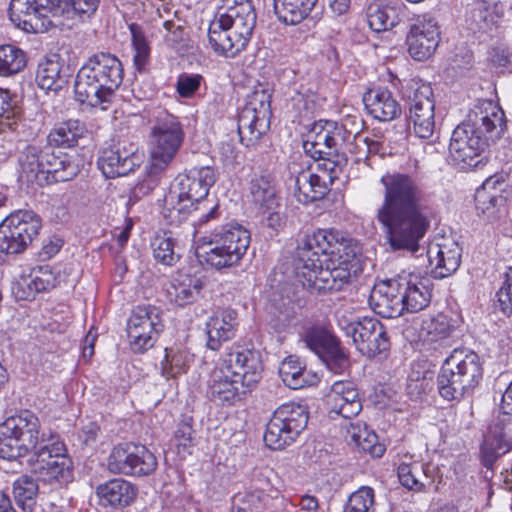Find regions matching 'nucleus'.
<instances>
[{
	"instance_id": "nucleus-1",
	"label": "nucleus",
	"mask_w": 512,
	"mask_h": 512,
	"mask_svg": "<svg viewBox=\"0 0 512 512\" xmlns=\"http://www.w3.org/2000/svg\"><path fill=\"white\" fill-rule=\"evenodd\" d=\"M380 183L383 198L375 211V220L383 238L392 251L414 254L430 227V196L421 182L408 173H387Z\"/></svg>"
},
{
	"instance_id": "nucleus-2",
	"label": "nucleus",
	"mask_w": 512,
	"mask_h": 512,
	"mask_svg": "<svg viewBox=\"0 0 512 512\" xmlns=\"http://www.w3.org/2000/svg\"><path fill=\"white\" fill-rule=\"evenodd\" d=\"M505 129L504 111L490 100L479 101L452 133L451 159L461 169L484 166L488 161L486 152L502 137Z\"/></svg>"
},
{
	"instance_id": "nucleus-3",
	"label": "nucleus",
	"mask_w": 512,
	"mask_h": 512,
	"mask_svg": "<svg viewBox=\"0 0 512 512\" xmlns=\"http://www.w3.org/2000/svg\"><path fill=\"white\" fill-rule=\"evenodd\" d=\"M99 0H11V21L26 32L71 28L76 14H93Z\"/></svg>"
},
{
	"instance_id": "nucleus-4",
	"label": "nucleus",
	"mask_w": 512,
	"mask_h": 512,
	"mask_svg": "<svg viewBox=\"0 0 512 512\" xmlns=\"http://www.w3.org/2000/svg\"><path fill=\"white\" fill-rule=\"evenodd\" d=\"M123 77L122 62L115 55L106 52L94 54L76 75V100L106 110L113 102Z\"/></svg>"
},
{
	"instance_id": "nucleus-5",
	"label": "nucleus",
	"mask_w": 512,
	"mask_h": 512,
	"mask_svg": "<svg viewBox=\"0 0 512 512\" xmlns=\"http://www.w3.org/2000/svg\"><path fill=\"white\" fill-rule=\"evenodd\" d=\"M211 167H194L176 176L164 198L163 215L170 225H180L198 209L215 183Z\"/></svg>"
},
{
	"instance_id": "nucleus-6",
	"label": "nucleus",
	"mask_w": 512,
	"mask_h": 512,
	"mask_svg": "<svg viewBox=\"0 0 512 512\" xmlns=\"http://www.w3.org/2000/svg\"><path fill=\"white\" fill-rule=\"evenodd\" d=\"M482 375V364L475 352L455 349L437 376L438 392L445 400H459L479 384Z\"/></svg>"
},
{
	"instance_id": "nucleus-7",
	"label": "nucleus",
	"mask_w": 512,
	"mask_h": 512,
	"mask_svg": "<svg viewBox=\"0 0 512 512\" xmlns=\"http://www.w3.org/2000/svg\"><path fill=\"white\" fill-rule=\"evenodd\" d=\"M0 457L7 460H16L49 443L53 438H45L40 433L38 417L29 410H24L18 415L7 418L0 425Z\"/></svg>"
},
{
	"instance_id": "nucleus-8",
	"label": "nucleus",
	"mask_w": 512,
	"mask_h": 512,
	"mask_svg": "<svg viewBox=\"0 0 512 512\" xmlns=\"http://www.w3.org/2000/svg\"><path fill=\"white\" fill-rule=\"evenodd\" d=\"M354 257L355 252L350 253L349 256L316 258V262L305 266L306 269H294L295 275L303 287L311 292L340 291L350 281L351 258Z\"/></svg>"
},
{
	"instance_id": "nucleus-9",
	"label": "nucleus",
	"mask_w": 512,
	"mask_h": 512,
	"mask_svg": "<svg viewBox=\"0 0 512 512\" xmlns=\"http://www.w3.org/2000/svg\"><path fill=\"white\" fill-rule=\"evenodd\" d=\"M250 240V233L243 226L226 224L215 230L211 241L215 246L197 256L200 262L218 270L232 267L239 264L246 254Z\"/></svg>"
},
{
	"instance_id": "nucleus-10",
	"label": "nucleus",
	"mask_w": 512,
	"mask_h": 512,
	"mask_svg": "<svg viewBox=\"0 0 512 512\" xmlns=\"http://www.w3.org/2000/svg\"><path fill=\"white\" fill-rule=\"evenodd\" d=\"M351 241L352 239L346 233L337 229H317L305 235L300 241L294 260V269H306L305 266L316 262V258L349 256L354 252L351 249Z\"/></svg>"
},
{
	"instance_id": "nucleus-11",
	"label": "nucleus",
	"mask_w": 512,
	"mask_h": 512,
	"mask_svg": "<svg viewBox=\"0 0 512 512\" xmlns=\"http://www.w3.org/2000/svg\"><path fill=\"white\" fill-rule=\"evenodd\" d=\"M184 138L180 122L166 111L155 116L150 137V166L152 173L166 169L179 151Z\"/></svg>"
},
{
	"instance_id": "nucleus-12",
	"label": "nucleus",
	"mask_w": 512,
	"mask_h": 512,
	"mask_svg": "<svg viewBox=\"0 0 512 512\" xmlns=\"http://www.w3.org/2000/svg\"><path fill=\"white\" fill-rule=\"evenodd\" d=\"M338 325L362 355L369 359L387 357L391 342L386 327L378 319L364 316L349 320L343 316Z\"/></svg>"
},
{
	"instance_id": "nucleus-13",
	"label": "nucleus",
	"mask_w": 512,
	"mask_h": 512,
	"mask_svg": "<svg viewBox=\"0 0 512 512\" xmlns=\"http://www.w3.org/2000/svg\"><path fill=\"white\" fill-rule=\"evenodd\" d=\"M309 413L305 405L289 402L279 406L266 425L264 442L272 450H282L296 441L306 428Z\"/></svg>"
},
{
	"instance_id": "nucleus-14",
	"label": "nucleus",
	"mask_w": 512,
	"mask_h": 512,
	"mask_svg": "<svg viewBox=\"0 0 512 512\" xmlns=\"http://www.w3.org/2000/svg\"><path fill=\"white\" fill-rule=\"evenodd\" d=\"M40 216L31 210H18L0 224V250L7 254L22 253L38 236Z\"/></svg>"
},
{
	"instance_id": "nucleus-15",
	"label": "nucleus",
	"mask_w": 512,
	"mask_h": 512,
	"mask_svg": "<svg viewBox=\"0 0 512 512\" xmlns=\"http://www.w3.org/2000/svg\"><path fill=\"white\" fill-rule=\"evenodd\" d=\"M111 473L128 476H148L157 468L155 455L144 445L124 442L114 446L107 459Z\"/></svg>"
},
{
	"instance_id": "nucleus-16",
	"label": "nucleus",
	"mask_w": 512,
	"mask_h": 512,
	"mask_svg": "<svg viewBox=\"0 0 512 512\" xmlns=\"http://www.w3.org/2000/svg\"><path fill=\"white\" fill-rule=\"evenodd\" d=\"M29 462L33 472L48 484L67 483L72 477V462L62 442L51 440L35 451Z\"/></svg>"
},
{
	"instance_id": "nucleus-17",
	"label": "nucleus",
	"mask_w": 512,
	"mask_h": 512,
	"mask_svg": "<svg viewBox=\"0 0 512 512\" xmlns=\"http://www.w3.org/2000/svg\"><path fill=\"white\" fill-rule=\"evenodd\" d=\"M164 329L160 310L152 305H139L132 311L127 323V335L134 352L143 353L152 348Z\"/></svg>"
},
{
	"instance_id": "nucleus-18",
	"label": "nucleus",
	"mask_w": 512,
	"mask_h": 512,
	"mask_svg": "<svg viewBox=\"0 0 512 512\" xmlns=\"http://www.w3.org/2000/svg\"><path fill=\"white\" fill-rule=\"evenodd\" d=\"M306 347L315 353L326 366L340 373L349 365L347 354L340 346V340L323 326H312L303 335Z\"/></svg>"
},
{
	"instance_id": "nucleus-19",
	"label": "nucleus",
	"mask_w": 512,
	"mask_h": 512,
	"mask_svg": "<svg viewBox=\"0 0 512 512\" xmlns=\"http://www.w3.org/2000/svg\"><path fill=\"white\" fill-rule=\"evenodd\" d=\"M220 25H226L230 33L246 48L256 26V12L251 0H226L215 15Z\"/></svg>"
},
{
	"instance_id": "nucleus-20",
	"label": "nucleus",
	"mask_w": 512,
	"mask_h": 512,
	"mask_svg": "<svg viewBox=\"0 0 512 512\" xmlns=\"http://www.w3.org/2000/svg\"><path fill=\"white\" fill-rule=\"evenodd\" d=\"M331 127L332 156L336 159H328L322 165L329 171V179L333 180L337 173L347 164V153L358 154L363 149H359L358 127L348 128L352 124L350 120H343L340 123L326 122Z\"/></svg>"
},
{
	"instance_id": "nucleus-21",
	"label": "nucleus",
	"mask_w": 512,
	"mask_h": 512,
	"mask_svg": "<svg viewBox=\"0 0 512 512\" xmlns=\"http://www.w3.org/2000/svg\"><path fill=\"white\" fill-rule=\"evenodd\" d=\"M409 119L416 136L427 139L435 129V100L430 84H417L409 95Z\"/></svg>"
},
{
	"instance_id": "nucleus-22",
	"label": "nucleus",
	"mask_w": 512,
	"mask_h": 512,
	"mask_svg": "<svg viewBox=\"0 0 512 512\" xmlns=\"http://www.w3.org/2000/svg\"><path fill=\"white\" fill-rule=\"evenodd\" d=\"M440 41L437 21L428 16L418 17L410 26L406 37L409 54L418 61L428 59L436 50Z\"/></svg>"
},
{
	"instance_id": "nucleus-23",
	"label": "nucleus",
	"mask_w": 512,
	"mask_h": 512,
	"mask_svg": "<svg viewBox=\"0 0 512 512\" xmlns=\"http://www.w3.org/2000/svg\"><path fill=\"white\" fill-rule=\"evenodd\" d=\"M140 162L141 156L133 144L117 142L100 152L97 165L106 178H116L134 171Z\"/></svg>"
},
{
	"instance_id": "nucleus-24",
	"label": "nucleus",
	"mask_w": 512,
	"mask_h": 512,
	"mask_svg": "<svg viewBox=\"0 0 512 512\" xmlns=\"http://www.w3.org/2000/svg\"><path fill=\"white\" fill-rule=\"evenodd\" d=\"M512 450V414L502 412L485 436L481 446L482 463L486 468H492L495 461Z\"/></svg>"
},
{
	"instance_id": "nucleus-25",
	"label": "nucleus",
	"mask_w": 512,
	"mask_h": 512,
	"mask_svg": "<svg viewBox=\"0 0 512 512\" xmlns=\"http://www.w3.org/2000/svg\"><path fill=\"white\" fill-rule=\"evenodd\" d=\"M227 369L237 377L250 391L262 378L263 364L260 353L253 349L237 347L232 349L223 360Z\"/></svg>"
},
{
	"instance_id": "nucleus-26",
	"label": "nucleus",
	"mask_w": 512,
	"mask_h": 512,
	"mask_svg": "<svg viewBox=\"0 0 512 512\" xmlns=\"http://www.w3.org/2000/svg\"><path fill=\"white\" fill-rule=\"evenodd\" d=\"M234 374L224 364L213 370L208 386L212 401L221 405H233L246 397L250 390Z\"/></svg>"
},
{
	"instance_id": "nucleus-27",
	"label": "nucleus",
	"mask_w": 512,
	"mask_h": 512,
	"mask_svg": "<svg viewBox=\"0 0 512 512\" xmlns=\"http://www.w3.org/2000/svg\"><path fill=\"white\" fill-rule=\"evenodd\" d=\"M373 311L383 318H396L403 314L404 305L399 277L376 285L369 298Z\"/></svg>"
},
{
	"instance_id": "nucleus-28",
	"label": "nucleus",
	"mask_w": 512,
	"mask_h": 512,
	"mask_svg": "<svg viewBox=\"0 0 512 512\" xmlns=\"http://www.w3.org/2000/svg\"><path fill=\"white\" fill-rule=\"evenodd\" d=\"M404 311L416 313L426 308L431 301L430 280L417 275L399 276Z\"/></svg>"
},
{
	"instance_id": "nucleus-29",
	"label": "nucleus",
	"mask_w": 512,
	"mask_h": 512,
	"mask_svg": "<svg viewBox=\"0 0 512 512\" xmlns=\"http://www.w3.org/2000/svg\"><path fill=\"white\" fill-rule=\"evenodd\" d=\"M203 285L199 276L181 269L172 277L167 294L171 302L184 307L198 299Z\"/></svg>"
},
{
	"instance_id": "nucleus-30",
	"label": "nucleus",
	"mask_w": 512,
	"mask_h": 512,
	"mask_svg": "<svg viewBox=\"0 0 512 512\" xmlns=\"http://www.w3.org/2000/svg\"><path fill=\"white\" fill-rule=\"evenodd\" d=\"M238 326L237 312L227 308L217 311L207 322V347L218 350L221 344L235 336Z\"/></svg>"
},
{
	"instance_id": "nucleus-31",
	"label": "nucleus",
	"mask_w": 512,
	"mask_h": 512,
	"mask_svg": "<svg viewBox=\"0 0 512 512\" xmlns=\"http://www.w3.org/2000/svg\"><path fill=\"white\" fill-rule=\"evenodd\" d=\"M103 506L122 509L131 505L137 495L136 487L129 481L116 478L100 484L96 489Z\"/></svg>"
},
{
	"instance_id": "nucleus-32",
	"label": "nucleus",
	"mask_w": 512,
	"mask_h": 512,
	"mask_svg": "<svg viewBox=\"0 0 512 512\" xmlns=\"http://www.w3.org/2000/svg\"><path fill=\"white\" fill-rule=\"evenodd\" d=\"M494 0H474L466 9L467 28L473 33L486 32L502 16V9Z\"/></svg>"
},
{
	"instance_id": "nucleus-33",
	"label": "nucleus",
	"mask_w": 512,
	"mask_h": 512,
	"mask_svg": "<svg viewBox=\"0 0 512 512\" xmlns=\"http://www.w3.org/2000/svg\"><path fill=\"white\" fill-rule=\"evenodd\" d=\"M369 114L379 121H391L402 113L401 105L387 89L370 90L363 96Z\"/></svg>"
},
{
	"instance_id": "nucleus-34",
	"label": "nucleus",
	"mask_w": 512,
	"mask_h": 512,
	"mask_svg": "<svg viewBox=\"0 0 512 512\" xmlns=\"http://www.w3.org/2000/svg\"><path fill=\"white\" fill-rule=\"evenodd\" d=\"M461 247L456 242L438 244L428 250L429 261L435 265V276L445 278L453 274L461 263Z\"/></svg>"
},
{
	"instance_id": "nucleus-35",
	"label": "nucleus",
	"mask_w": 512,
	"mask_h": 512,
	"mask_svg": "<svg viewBox=\"0 0 512 512\" xmlns=\"http://www.w3.org/2000/svg\"><path fill=\"white\" fill-rule=\"evenodd\" d=\"M221 21L214 16L208 28V41L215 53L225 57H235L245 47L238 42L226 25H220Z\"/></svg>"
},
{
	"instance_id": "nucleus-36",
	"label": "nucleus",
	"mask_w": 512,
	"mask_h": 512,
	"mask_svg": "<svg viewBox=\"0 0 512 512\" xmlns=\"http://www.w3.org/2000/svg\"><path fill=\"white\" fill-rule=\"evenodd\" d=\"M293 184L294 196L303 204L321 200L329 191L325 180L310 171L299 172Z\"/></svg>"
},
{
	"instance_id": "nucleus-37",
	"label": "nucleus",
	"mask_w": 512,
	"mask_h": 512,
	"mask_svg": "<svg viewBox=\"0 0 512 512\" xmlns=\"http://www.w3.org/2000/svg\"><path fill=\"white\" fill-rule=\"evenodd\" d=\"M404 4L371 3L367 8V22L375 32L386 31L396 26L402 19Z\"/></svg>"
},
{
	"instance_id": "nucleus-38",
	"label": "nucleus",
	"mask_w": 512,
	"mask_h": 512,
	"mask_svg": "<svg viewBox=\"0 0 512 512\" xmlns=\"http://www.w3.org/2000/svg\"><path fill=\"white\" fill-rule=\"evenodd\" d=\"M397 475L402 486L413 492H424L433 482L431 468L428 464L401 463Z\"/></svg>"
},
{
	"instance_id": "nucleus-39",
	"label": "nucleus",
	"mask_w": 512,
	"mask_h": 512,
	"mask_svg": "<svg viewBox=\"0 0 512 512\" xmlns=\"http://www.w3.org/2000/svg\"><path fill=\"white\" fill-rule=\"evenodd\" d=\"M249 193L252 202L264 212L278 206L275 183L269 174L255 175L250 181Z\"/></svg>"
},
{
	"instance_id": "nucleus-40",
	"label": "nucleus",
	"mask_w": 512,
	"mask_h": 512,
	"mask_svg": "<svg viewBox=\"0 0 512 512\" xmlns=\"http://www.w3.org/2000/svg\"><path fill=\"white\" fill-rule=\"evenodd\" d=\"M260 116L251 114L250 110H241L238 116V134L240 141L246 147L255 146L270 128V120L260 124Z\"/></svg>"
},
{
	"instance_id": "nucleus-41",
	"label": "nucleus",
	"mask_w": 512,
	"mask_h": 512,
	"mask_svg": "<svg viewBox=\"0 0 512 512\" xmlns=\"http://www.w3.org/2000/svg\"><path fill=\"white\" fill-rule=\"evenodd\" d=\"M88 130L79 120L69 119L53 128L48 134V142L57 147L71 148L84 138Z\"/></svg>"
},
{
	"instance_id": "nucleus-42",
	"label": "nucleus",
	"mask_w": 512,
	"mask_h": 512,
	"mask_svg": "<svg viewBox=\"0 0 512 512\" xmlns=\"http://www.w3.org/2000/svg\"><path fill=\"white\" fill-rule=\"evenodd\" d=\"M38 87L45 91L59 92L68 83V75L58 61L46 60L39 64L36 74Z\"/></svg>"
},
{
	"instance_id": "nucleus-43",
	"label": "nucleus",
	"mask_w": 512,
	"mask_h": 512,
	"mask_svg": "<svg viewBox=\"0 0 512 512\" xmlns=\"http://www.w3.org/2000/svg\"><path fill=\"white\" fill-rule=\"evenodd\" d=\"M316 3L312 0H274V11L281 22L296 25L309 15Z\"/></svg>"
},
{
	"instance_id": "nucleus-44",
	"label": "nucleus",
	"mask_w": 512,
	"mask_h": 512,
	"mask_svg": "<svg viewBox=\"0 0 512 512\" xmlns=\"http://www.w3.org/2000/svg\"><path fill=\"white\" fill-rule=\"evenodd\" d=\"M453 326L449 318L442 313L425 317L421 321L419 337L424 342H437L450 336Z\"/></svg>"
},
{
	"instance_id": "nucleus-45",
	"label": "nucleus",
	"mask_w": 512,
	"mask_h": 512,
	"mask_svg": "<svg viewBox=\"0 0 512 512\" xmlns=\"http://www.w3.org/2000/svg\"><path fill=\"white\" fill-rule=\"evenodd\" d=\"M38 492L36 480L28 475H21L13 484L14 498L24 512H33Z\"/></svg>"
},
{
	"instance_id": "nucleus-46",
	"label": "nucleus",
	"mask_w": 512,
	"mask_h": 512,
	"mask_svg": "<svg viewBox=\"0 0 512 512\" xmlns=\"http://www.w3.org/2000/svg\"><path fill=\"white\" fill-rule=\"evenodd\" d=\"M26 64V54L22 49L10 44L0 45V76L19 73Z\"/></svg>"
},
{
	"instance_id": "nucleus-47",
	"label": "nucleus",
	"mask_w": 512,
	"mask_h": 512,
	"mask_svg": "<svg viewBox=\"0 0 512 512\" xmlns=\"http://www.w3.org/2000/svg\"><path fill=\"white\" fill-rule=\"evenodd\" d=\"M279 374L284 384L291 389H300L309 384L307 372L295 356H289L282 362Z\"/></svg>"
},
{
	"instance_id": "nucleus-48",
	"label": "nucleus",
	"mask_w": 512,
	"mask_h": 512,
	"mask_svg": "<svg viewBox=\"0 0 512 512\" xmlns=\"http://www.w3.org/2000/svg\"><path fill=\"white\" fill-rule=\"evenodd\" d=\"M20 121V109L8 90L0 88V133L15 130Z\"/></svg>"
},
{
	"instance_id": "nucleus-49",
	"label": "nucleus",
	"mask_w": 512,
	"mask_h": 512,
	"mask_svg": "<svg viewBox=\"0 0 512 512\" xmlns=\"http://www.w3.org/2000/svg\"><path fill=\"white\" fill-rule=\"evenodd\" d=\"M329 405L331 406L330 413H336L345 419L357 416L362 410V404L356 388L347 391L346 394L340 397L335 396V400L331 401Z\"/></svg>"
},
{
	"instance_id": "nucleus-50",
	"label": "nucleus",
	"mask_w": 512,
	"mask_h": 512,
	"mask_svg": "<svg viewBox=\"0 0 512 512\" xmlns=\"http://www.w3.org/2000/svg\"><path fill=\"white\" fill-rule=\"evenodd\" d=\"M242 110H250L251 114L260 116L261 123L271 118V93L264 88L255 89L247 98V102Z\"/></svg>"
},
{
	"instance_id": "nucleus-51",
	"label": "nucleus",
	"mask_w": 512,
	"mask_h": 512,
	"mask_svg": "<svg viewBox=\"0 0 512 512\" xmlns=\"http://www.w3.org/2000/svg\"><path fill=\"white\" fill-rule=\"evenodd\" d=\"M80 172V166L74 157L67 153L57 152L55 165L50 173V182H66Z\"/></svg>"
},
{
	"instance_id": "nucleus-52",
	"label": "nucleus",
	"mask_w": 512,
	"mask_h": 512,
	"mask_svg": "<svg viewBox=\"0 0 512 512\" xmlns=\"http://www.w3.org/2000/svg\"><path fill=\"white\" fill-rule=\"evenodd\" d=\"M42 149L36 145H25L19 150L18 163L28 181L39 182V166L36 165Z\"/></svg>"
},
{
	"instance_id": "nucleus-53",
	"label": "nucleus",
	"mask_w": 512,
	"mask_h": 512,
	"mask_svg": "<svg viewBox=\"0 0 512 512\" xmlns=\"http://www.w3.org/2000/svg\"><path fill=\"white\" fill-rule=\"evenodd\" d=\"M374 490L368 486H362L353 492L343 509V512H371L374 510Z\"/></svg>"
},
{
	"instance_id": "nucleus-54",
	"label": "nucleus",
	"mask_w": 512,
	"mask_h": 512,
	"mask_svg": "<svg viewBox=\"0 0 512 512\" xmlns=\"http://www.w3.org/2000/svg\"><path fill=\"white\" fill-rule=\"evenodd\" d=\"M129 30L132 37V46L135 51L134 64L138 71H142L148 61L150 48L141 26L131 23Z\"/></svg>"
},
{
	"instance_id": "nucleus-55",
	"label": "nucleus",
	"mask_w": 512,
	"mask_h": 512,
	"mask_svg": "<svg viewBox=\"0 0 512 512\" xmlns=\"http://www.w3.org/2000/svg\"><path fill=\"white\" fill-rule=\"evenodd\" d=\"M154 258L164 265L172 266L180 258V255L175 252L174 240L166 236H157L152 242Z\"/></svg>"
},
{
	"instance_id": "nucleus-56",
	"label": "nucleus",
	"mask_w": 512,
	"mask_h": 512,
	"mask_svg": "<svg viewBox=\"0 0 512 512\" xmlns=\"http://www.w3.org/2000/svg\"><path fill=\"white\" fill-rule=\"evenodd\" d=\"M165 352V358L162 362V375L171 378L185 372V353L172 349H165Z\"/></svg>"
},
{
	"instance_id": "nucleus-57",
	"label": "nucleus",
	"mask_w": 512,
	"mask_h": 512,
	"mask_svg": "<svg viewBox=\"0 0 512 512\" xmlns=\"http://www.w3.org/2000/svg\"><path fill=\"white\" fill-rule=\"evenodd\" d=\"M499 309L507 316H512V267L505 274V281L496 294Z\"/></svg>"
},
{
	"instance_id": "nucleus-58",
	"label": "nucleus",
	"mask_w": 512,
	"mask_h": 512,
	"mask_svg": "<svg viewBox=\"0 0 512 512\" xmlns=\"http://www.w3.org/2000/svg\"><path fill=\"white\" fill-rule=\"evenodd\" d=\"M354 444L376 458L381 457L386 451L385 445L378 441V436L371 430L364 431L363 436Z\"/></svg>"
},
{
	"instance_id": "nucleus-59",
	"label": "nucleus",
	"mask_w": 512,
	"mask_h": 512,
	"mask_svg": "<svg viewBox=\"0 0 512 512\" xmlns=\"http://www.w3.org/2000/svg\"><path fill=\"white\" fill-rule=\"evenodd\" d=\"M202 76L199 74H181L178 77L176 89L183 98H190L200 88Z\"/></svg>"
},
{
	"instance_id": "nucleus-60",
	"label": "nucleus",
	"mask_w": 512,
	"mask_h": 512,
	"mask_svg": "<svg viewBox=\"0 0 512 512\" xmlns=\"http://www.w3.org/2000/svg\"><path fill=\"white\" fill-rule=\"evenodd\" d=\"M503 178L498 175H493L487 178L480 189H477L475 199L478 203H485L486 199H489V203L494 207L496 206L497 197L494 194L487 195L493 190H497V186L503 184Z\"/></svg>"
},
{
	"instance_id": "nucleus-61",
	"label": "nucleus",
	"mask_w": 512,
	"mask_h": 512,
	"mask_svg": "<svg viewBox=\"0 0 512 512\" xmlns=\"http://www.w3.org/2000/svg\"><path fill=\"white\" fill-rule=\"evenodd\" d=\"M359 149H363L361 153L356 154L357 160H361L362 157L367 158L370 155H385V149L383 143L379 140L372 139L363 135L358 138Z\"/></svg>"
},
{
	"instance_id": "nucleus-62",
	"label": "nucleus",
	"mask_w": 512,
	"mask_h": 512,
	"mask_svg": "<svg viewBox=\"0 0 512 512\" xmlns=\"http://www.w3.org/2000/svg\"><path fill=\"white\" fill-rule=\"evenodd\" d=\"M303 149L307 155L314 159H322L327 162L328 159H332L333 156L328 155V146L324 142H318L317 139L307 137L303 141Z\"/></svg>"
},
{
	"instance_id": "nucleus-63",
	"label": "nucleus",
	"mask_w": 512,
	"mask_h": 512,
	"mask_svg": "<svg viewBox=\"0 0 512 512\" xmlns=\"http://www.w3.org/2000/svg\"><path fill=\"white\" fill-rule=\"evenodd\" d=\"M193 429L192 426L188 423H182L177 427L175 432V440L177 441V447L183 449V451H188L189 448L193 446Z\"/></svg>"
},
{
	"instance_id": "nucleus-64",
	"label": "nucleus",
	"mask_w": 512,
	"mask_h": 512,
	"mask_svg": "<svg viewBox=\"0 0 512 512\" xmlns=\"http://www.w3.org/2000/svg\"><path fill=\"white\" fill-rule=\"evenodd\" d=\"M32 285L37 293L45 292L56 286V279L48 269H41L40 275L32 278Z\"/></svg>"
}]
</instances>
